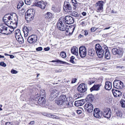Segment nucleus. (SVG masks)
<instances>
[{"mask_svg":"<svg viewBox=\"0 0 125 125\" xmlns=\"http://www.w3.org/2000/svg\"><path fill=\"white\" fill-rule=\"evenodd\" d=\"M55 103L57 104L60 106L62 108L71 107L73 105V103L71 102H69L68 101H64L59 99L55 100Z\"/></svg>","mask_w":125,"mask_h":125,"instance_id":"1","label":"nucleus"},{"mask_svg":"<svg viewBox=\"0 0 125 125\" xmlns=\"http://www.w3.org/2000/svg\"><path fill=\"white\" fill-rule=\"evenodd\" d=\"M112 52L114 55H117V57L119 58L121 57L124 53V51L121 49H117L116 48H113L112 50Z\"/></svg>","mask_w":125,"mask_h":125,"instance_id":"2","label":"nucleus"},{"mask_svg":"<svg viewBox=\"0 0 125 125\" xmlns=\"http://www.w3.org/2000/svg\"><path fill=\"white\" fill-rule=\"evenodd\" d=\"M63 20L60 19L57 23L58 29L62 31H64L66 30V26L64 25L63 23Z\"/></svg>","mask_w":125,"mask_h":125,"instance_id":"3","label":"nucleus"},{"mask_svg":"<svg viewBox=\"0 0 125 125\" xmlns=\"http://www.w3.org/2000/svg\"><path fill=\"white\" fill-rule=\"evenodd\" d=\"M123 83L119 80H115L113 83L114 87L117 89H120L123 88Z\"/></svg>","mask_w":125,"mask_h":125,"instance_id":"4","label":"nucleus"},{"mask_svg":"<svg viewBox=\"0 0 125 125\" xmlns=\"http://www.w3.org/2000/svg\"><path fill=\"white\" fill-rule=\"evenodd\" d=\"M79 52L80 56L82 58L85 57L86 54V50L85 47L82 46L80 47L79 48Z\"/></svg>","mask_w":125,"mask_h":125,"instance_id":"5","label":"nucleus"},{"mask_svg":"<svg viewBox=\"0 0 125 125\" xmlns=\"http://www.w3.org/2000/svg\"><path fill=\"white\" fill-rule=\"evenodd\" d=\"M104 3V2L102 0L99 1L96 3V7L97 9V12H99L103 10V6Z\"/></svg>","mask_w":125,"mask_h":125,"instance_id":"6","label":"nucleus"},{"mask_svg":"<svg viewBox=\"0 0 125 125\" xmlns=\"http://www.w3.org/2000/svg\"><path fill=\"white\" fill-rule=\"evenodd\" d=\"M63 19V21H64L66 23L68 24H72L74 22V19L70 16H66Z\"/></svg>","mask_w":125,"mask_h":125,"instance_id":"7","label":"nucleus"},{"mask_svg":"<svg viewBox=\"0 0 125 125\" xmlns=\"http://www.w3.org/2000/svg\"><path fill=\"white\" fill-rule=\"evenodd\" d=\"M87 89V85L84 83L80 84L77 87L78 91L81 93H84L86 91Z\"/></svg>","mask_w":125,"mask_h":125,"instance_id":"8","label":"nucleus"},{"mask_svg":"<svg viewBox=\"0 0 125 125\" xmlns=\"http://www.w3.org/2000/svg\"><path fill=\"white\" fill-rule=\"evenodd\" d=\"M37 37L36 35H32L29 36L27 39L28 42L30 43H34L37 41Z\"/></svg>","mask_w":125,"mask_h":125,"instance_id":"9","label":"nucleus"},{"mask_svg":"<svg viewBox=\"0 0 125 125\" xmlns=\"http://www.w3.org/2000/svg\"><path fill=\"white\" fill-rule=\"evenodd\" d=\"M63 7L64 11L67 12H69L72 10V7L68 2H65Z\"/></svg>","mask_w":125,"mask_h":125,"instance_id":"10","label":"nucleus"},{"mask_svg":"<svg viewBox=\"0 0 125 125\" xmlns=\"http://www.w3.org/2000/svg\"><path fill=\"white\" fill-rule=\"evenodd\" d=\"M103 114L104 117L109 119L111 117L112 113L110 109L108 108L105 109Z\"/></svg>","mask_w":125,"mask_h":125,"instance_id":"11","label":"nucleus"},{"mask_svg":"<svg viewBox=\"0 0 125 125\" xmlns=\"http://www.w3.org/2000/svg\"><path fill=\"white\" fill-rule=\"evenodd\" d=\"M102 112L98 108H95L93 111L94 116L96 118H100L102 116Z\"/></svg>","mask_w":125,"mask_h":125,"instance_id":"12","label":"nucleus"},{"mask_svg":"<svg viewBox=\"0 0 125 125\" xmlns=\"http://www.w3.org/2000/svg\"><path fill=\"white\" fill-rule=\"evenodd\" d=\"M84 108L89 113L92 112L94 109L93 105L90 103H86L84 105Z\"/></svg>","mask_w":125,"mask_h":125,"instance_id":"13","label":"nucleus"},{"mask_svg":"<svg viewBox=\"0 0 125 125\" xmlns=\"http://www.w3.org/2000/svg\"><path fill=\"white\" fill-rule=\"evenodd\" d=\"M59 92L56 90H53L52 92L50 95L49 99L51 100H53L59 95Z\"/></svg>","mask_w":125,"mask_h":125,"instance_id":"14","label":"nucleus"},{"mask_svg":"<svg viewBox=\"0 0 125 125\" xmlns=\"http://www.w3.org/2000/svg\"><path fill=\"white\" fill-rule=\"evenodd\" d=\"M47 4V3L45 2L41 1H38L35 2V5L39 7L42 9H44Z\"/></svg>","mask_w":125,"mask_h":125,"instance_id":"15","label":"nucleus"},{"mask_svg":"<svg viewBox=\"0 0 125 125\" xmlns=\"http://www.w3.org/2000/svg\"><path fill=\"white\" fill-rule=\"evenodd\" d=\"M8 27H6L4 24L0 25V32L2 33L7 35L8 33L7 32Z\"/></svg>","mask_w":125,"mask_h":125,"instance_id":"16","label":"nucleus"},{"mask_svg":"<svg viewBox=\"0 0 125 125\" xmlns=\"http://www.w3.org/2000/svg\"><path fill=\"white\" fill-rule=\"evenodd\" d=\"M45 18L47 19L46 20L48 22H50L52 21L53 17L51 13L47 12L45 15Z\"/></svg>","mask_w":125,"mask_h":125,"instance_id":"17","label":"nucleus"},{"mask_svg":"<svg viewBox=\"0 0 125 125\" xmlns=\"http://www.w3.org/2000/svg\"><path fill=\"white\" fill-rule=\"evenodd\" d=\"M32 30L31 28L30 27H27L25 26L23 28V31L24 34V36L25 37H27L29 34V32Z\"/></svg>","mask_w":125,"mask_h":125,"instance_id":"18","label":"nucleus"},{"mask_svg":"<svg viewBox=\"0 0 125 125\" xmlns=\"http://www.w3.org/2000/svg\"><path fill=\"white\" fill-rule=\"evenodd\" d=\"M104 49L105 51L104 54L105 57L106 59H109L110 58V55L108 51V47L104 45Z\"/></svg>","mask_w":125,"mask_h":125,"instance_id":"19","label":"nucleus"},{"mask_svg":"<svg viewBox=\"0 0 125 125\" xmlns=\"http://www.w3.org/2000/svg\"><path fill=\"white\" fill-rule=\"evenodd\" d=\"M45 99L43 96L40 97L38 99L37 98H36V100H38L37 102L38 104L41 105H43L45 103V101H44Z\"/></svg>","mask_w":125,"mask_h":125,"instance_id":"20","label":"nucleus"},{"mask_svg":"<svg viewBox=\"0 0 125 125\" xmlns=\"http://www.w3.org/2000/svg\"><path fill=\"white\" fill-rule=\"evenodd\" d=\"M85 100L84 99L76 101L75 102L74 105L77 106H81L83 105L85 102Z\"/></svg>","mask_w":125,"mask_h":125,"instance_id":"21","label":"nucleus"},{"mask_svg":"<svg viewBox=\"0 0 125 125\" xmlns=\"http://www.w3.org/2000/svg\"><path fill=\"white\" fill-rule=\"evenodd\" d=\"M112 92L114 97H119L121 95L122 93L118 90L113 89Z\"/></svg>","mask_w":125,"mask_h":125,"instance_id":"22","label":"nucleus"},{"mask_svg":"<svg viewBox=\"0 0 125 125\" xmlns=\"http://www.w3.org/2000/svg\"><path fill=\"white\" fill-rule=\"evenodd\" d=\"M104 87L106 90H110L112 88V84L111 83L108 81H107L105 83V85Z\"/></svg>","mask_w":125,"mask_h":125,"instance_id":"23","label":"nucleus"},{"mask_svg":"<svg viewBox=\"0 0 125 125\" xmlns=\"http://www.w3.org/2000/svg\"><path fill=\"white\" fill-rule=\"evenodd\" d=\"M71 53L76 56L78 55V50L77 48L73 46L71 49Z\"/></svg>","mask_w":125,"mask_h":125,"instance_id":"24","label":"nucleus"},{"mask_svg":"<svg viewBox=\"0 0 125 125\" xmlns=\"http://www.w3.org/2000/svg\"><path fill=\"white\" fill-rule=\"evenodd\" d=\"M12 15H10L8 17L5 16L3 18V21L5 24H7V22L9 20H12Z\"/></svg>","mask_w":125,"mask_h":125,"instance_id":"25","label":"nucleus"},{"mask_svg":"<svg viewBox=\"0 0 125 125\" xmlns=\"http://www.w3.org/2000/svg\"><path fill=\"white\" fill-rule=\"evenodd\" d=\"M100 84H94L90 89V90L92 92L94 90L98 91L99 89V88L100 86Z\"/></svg>","mask_w":125,"mask_h":125,"instance_id":"26","label":"nucleus"},{"mask_svg":"<svg viewBox=\"0 0 125 125\" xmlns=\"http://www.w3.org/2000/svg\"><path fill=\"white\" fill-rule=\"evenodd\" d=\"M104 49H101V50L96 53L97 55L99 58H102L103 57L104 55V53L105 51Z\"/></svg>","mask_w":125,"mask_h":125,"instance_id":"27","label":"nucleus"},{"mask_svg":"<svg viewBox=\"0 0 125 125\" xmlns=\"http://www.w3.org/2000/svg\"><path fill=\"white\" fill-rule=\"evenodd\" d=\"M104 48V47L102 48L101 45L99 44H96L95 46V50L96 52V53L99 51L101 50V49H102Z\"/></svg>","mask_w":125,"mask_h":125,"instance_id":"28","label":"nucleus"},{"mask_svg":"<svg viewBox=\"0 0 125 125\" xmlns=\"http://www.w3.org/2000/svg\"><path fill=\"white\" fill-rule=\"evenodd\" d=\"M31 10H29L26 13L25 17L27 21V18H28L29 16L30 17L31 16H32V15H33V14L30 12Z\"/></svg>","mask_w":125,"mask_h":125,"instance_id":"29","label":"nucleus"},{"mask_svg":"<svg viewBox=\"0 0 125 125\" xmlns=\"http://www.w3.org/2000/svg\"><path fill=\"white\" fill-rule=\"evenodd\" d=\"M87 98L88 101L92 102L93 100L94 96L92 95L89 94L87 96Z\"/></svg>","mask_w":125,"mask_h":125,"instance_id":"30","label":"nucleus"},{"mask_svg":"<svg viewBox=\"0 0 125 125\" xmlns=\"http://www.w3.org/2000/svg\"><path fill=\"white\" fill-rule=\"evenodd\" d=\"M58 99L63 101H65L66 100V98L65 95L63 94L61 95H60Z\"/></svg>","mask_w":125,"mask_h":125,"instance_id":"31","label":"nucleus"},{"mask_svg":"<svg viewBox=\"0 0 125 125\" xmlns=\"http://www.w3.org/2000/svg\"><path fill=\"white\" fill-rule=\"evenodd\" d=\"M18 41L20 43H22L23 42L24 40L21 36L18 37L16 38Z\"/></svg>","mask_w":125,"mask_h":125,"instance_id":"32","label":"nucleus"},{"mask_svg":"<svg viewBox=\"0 0 125 125\" xmlns=\"http://www.w3.org/2000/svg\"><path fill=\"white\" fill-rule=\"evenodd\" d=\"M23 2L22 1H20L17 5V8L18 9H20L24 5Z\"/></svg>","mask_w":125,"mask_h":125,"instance_id":"33","label":"nucleus"},{"mask_svg":"<svg viewBox=\"0 0 125 125\" xmlns=\"http://www.w3.org/2000/svg\"><path fill=\"white\" fill-rule=\"evenodd\" d=\"M88 55L90 56H93L95 53L94 50L93 49L89 50L88 52Z\"/></svg>","mask_w":125,"mask_h":125,"instance_id":"34","label":"nucleus"},{"mask_svg":"<svg viewBox=\"0 0 125 125\" xmlns=\"http://www.w3.org/2000/svg\"><path fill=\"white\" fill-rule=\"evenodd\" d=\"M83 96V94H81L79 93L77 94L74 95V98L76 99L82 97Z\"/></svg>","mask_w":125,"mask_h":125,"instance_id":"35","label":"nucleus"},{"mask_svg":"<svg viewBox=\"0 0 125 125\" xmlns=\"http://www.w3.org/2000/svg\"><path fill=\"white\" fill-rule=\"evenodd\" d=\"M116 115L117 117H121L122 116V113L120 111H118L116 112Z\"/></svg>","mask_w":125,"mask_h":125,"instance_id":"36","label":"nucleus"},{"mask_svg":"<svg viewBox=\"0 0 125 125\" xmlns=\"http://www.w3.org/2000/svg\"><path fill=\"white\" fill-rule=\"evenodd\" d=\"M67 27H66V30H65L66 31V34L67 35H69L70 34H72V32H73V31L72 33H71L70 32V29H69L67 28Z\"/></svg>","mask_w":125,"mask_h":125,"instance_id":"37","label":"nucleus"},{"mask_svg":"<svg viewBox=\"0 0 125 125\" xmlns=\"http://www.w3.org/2000/svg\"><path fill=\"white\" fill-rule=\"evenodd\" d=\"M51 62H55L57 63L61 62L63 64L65 63H66V62H63L60 60L58 59L56 60H55L52 61H51Z\"/></svg>","mask_w":125,"mask_h":125,"instance_id":"38","label":"nucleus"},{"mask_svg":"<svg viewBox=\"0 0 125 125\" xmlns=\"http://www.w3.org/2000/svg\"><path fill=\"white\" fill-rule=\"evenodd\" d=\"M60 55L63 58H65L66 56V53L63 52H61Z\"/></svg>","mask_w":125,"mask_h":125,"instance_id":"39","label":"nucleus"},{"mask_svg":"<svg viewBox=\"0 0 125 125\" xmlns=\"http://www.w3.org/2000/svg\"><path fill=\"white\" fill-rule=\"evenodd\" d=\"M72 2L73 5L75 7H76L77 6V2L75 0H72Z\"/></svg>","mask_w":125,"mask_h":125,"instance_id":"40","label":"nucleus"},{"mask_svg":"<svg viewBox=\"0 0 125 125\" xmlns=\"http://www.w3.org/2000/svg\"><path fill=\"white\" fill-rule=\"evenodd\" d=\"M71 15L76 17H77L79 16L78 13L77 12L75 11H74L72 13Z\"/></svg>","mask_w":125,"mask_h":125,"instance_id":"41","label":"nucleus"},{"mask_svg":"<svg viewBox=\"0 0 125 125\" xmlns=\"http://www.w3.org/2000/svg\"><path fill=\"white\" fill-rule=\"evenodd\" d=\"M120 104L123 107H125V101L123 100H122L121 101Z\"/></svg>","mask_w":125,"mask_h":125,"instance_id":"42","label":"nucleus"},{"mask_svg":"<svg viewBox=\"0 0 125 125\" xmlns=\"http://www.w3.org/2000/svg\"><path fill=\"white\" fill-rule=\"evenodd\" d=\"M25 4L27 5H30L31 3V1L30 0H24Z\"/></svg>","mask_w":125,"mask_h":125,"instance_id":"43","label":"nucleus"},{"mask_svg":"<svg viewBox=\"0 0 125 125\" xmlns=\"http://www.w3.org/2000/svg\"><path fill=\"white\" fill-rule=\"evenodd\" d=\"M45 93L44 92V90H42L41 91V94H40V97L43 96V97L45 96Z\"/></svg>","mask_w":125,"mask_h":125,"instance_id":"44","label":"nucleus"},{"mask_svg":"<svg viewBox=\"0 0 125 125\" xmlns=\"http://www.w3.org/2000/svg\"><path fill=\"white\" fill-rule=\"evenodd\" d=\"M16 18L17 19L16 20L14 19V20H12V21L13 22V23L14 24V25L15 24L16 26H17V24L18 23V19L17 18V17Z\"/></svg>","mask_w":125,"mask_h":125,"instance_id":"45","label":"nucleus"},{"mask_svg":"<svg viewBox=\"0 0 125 125\" xmlns=\"http://www.w3.org/2000/svg\"><path fill=\"white\" fill-rule=\"evenodd\" d=\"M32 16H29L28 18H27V21H30L32 20L33 18V15H32Z\"/></svg>","mask_w":125,"mask_h":125,"instance_id":"46","label":"nucleus"},{"mask_svg":"<svg viewBox=\"0 0 125 125\" xmlns=\"http://www.w3.org/2000/svg\"><path fill=\"white\" fill-rule=\"evenodd\" d=\"M15 35L16 38L21 36V33L19 32H18V33H15Z\"/></svg>","mask_w":125,"mask_h":125,"instance_id":"47","label":"nucleus"},{"mask_svg":"<svg viewBox=\"0 0 125 125\" xmlns=\"http://www.w3.org/2000/svg\"><path fill=\"white\" fill-rule=\"evenodd\" d=\"M52 9L55 12H59L60 11V10H57V8L52 7Z\"/></svg>","mask_w":125,"mask_h":125,"instance_id":"48","label":"nucleus"},{"mask_svg":"<svg viewBox=\"0 0 125 125\" xmlns=\"http://www.w3.org/2000/svg\"><path fill=\"white\" fill-rule=\"evenodd\" d=\"M0 65L4 67H5L6 66V64L3 62H0Z\"/></svg>","mask_w":125,"mask_h":125,"instance_id":"49","label":"nucleus"},{"mask_svg":"<svg viewBox=\"0 0 125 125\" xmlns=\"http://www.w3.org/2000/svg\"><path fill=\"white\" fill-rule=\"evenodd\" d=\"M11 72L12 74H16L18 73V72L16 70L12 69L11 71Z\"/></svg>","mask_w":125,"mask_h":125,"instance_id":"50","label":"nucleus"},{"mask_svg":"<svg viewBox=\"0 0 125 125\" xmlns=\"http://www.w3.org/2000/svg\"><path fill=\"white\" fill-rule=\"evenodd\" d=\"M36 50L37 51H41L42 50V47H39L36 48Z\"/></svg>","mask_w":125,"mask_h":125,"instance_id":"51","label":"nucleus"},{"mask_svg":"<svg viewBox=\"0 0 125 125\" xmlns=\"http://www.w3.org/2000/svg\"><path fill=\"white\" fill-rule=\"evenodd\" d=\"M11 20H9L8 22H7V24H5L6 25H7L8 26H10V24H11Z\"/></svg>","mask_w":125,"mask_h":125,"instance_id":"52","label":"nucleus"},{"mask_svg":"<svg viewBox=\"0 0 125 125\" xmlns=\"http://www.w3.org/2000/svg\"><path fill=\"white\" fill-rule=\"evenodd\" d=\"M59 117L56 115H52L51 118H53L58 119Z\"/></svg>","mask_w":125,"mask_h":125,"instance_id":"53","label":"nucleus"},{"mask_svg":"<svg viewBox=\"0 0 125 125\" xmlns=\"http://www.w3.org/2000/svg\"><path fill=\"white\" fill-rule=\"evenodd\" d=\"M25 10L23 8L20 11V12L21 13V14H23V13L25 12Z\"/></svg>","mask_w":125,"mask_h":125,"instance_id":"54","label":"nucleus"},{"mask_svg":"<svg viewBox=\"0 0 125 125\" xmlns=\"http://www.w3.org/2000/svg\"><path fill=\"white\" fill-rule=\"evenodd\" d=\"M96 30V28L95 27L91 28V32H93Z\"/></svg>","mask_w":125,"mask_h":125,"instance_id":"55","label":"nucleus"},{"mask_svg":"<svg viewBox=\"0 0 125 125\" xmlns=\"http://www.w3.org/2000/svg\"><path fill=\"white\" fill-rule=\"evenodd\" d=\"M6 125H13L12 122H7L6 123Z\"/></svg>","mask_w":125,"mask_h":125,"instance_id":"56","label":"nucleus"},{"mask_svg":"<svg viewBox=\"0 0 125 125\" xmlns=\"http://www.w3.org/2000/svg\"><path fill=\"white\" fill-rule=\"evenodd\" d=\"M76 80L77 79L76 78L73 79L71 83H75L76 82Z\"/></svg>","mask_w":125,"mask_h":125,"instance_id":"57","label":"nucleus"},{"mask_svg":"<svg viewBox=\"0 0 125 125\" xmlns=\"http://www.w3.org/2000/svg\"><path fill=\"white\" fill-rule=\"evenodd\" d=\"M50 49L49 47H47L46 48H45L44 49V50L45 51H49Z\"/></svg>","mask_w":125,"mask_h":125,"instance_id":"58","label":"nucleus"},{"mask_svg":"<svg viewBox=\"0 0 125 125\" xmlns=\"http://www.w3.org/2000/svg\"><path fill=\"white\" fill-rule=\"evenodd\" d=\"M76 112L78 114H80L82 113L81 111L80 110H76Z\"/></svg>","mask_w":125,"mask_h":125,"instance_id":"59","label":"nucleus"},{"mask_svg":"<svg viewBox=\"0 0 125 125\" xmlns=\"http://www.w3.org/2000/svg\"><path fill=\"white\" fill-rule=\"evenodd\" d=\"M93 80H91L90 81L91 82V83H94L96 80L95 79H92Z\"/></svg>","mask_w":125,"mask_h":125,"instance_id":"60","label":"nucleus"},{"mask_svg":"<svg viewBox=\"0 0 125 125\" xmlns=\"http://www.w3.org/2000/svg\"><path fill=\"white\" fill-rule=\"evenodd\" d=\"M18 32H19L20 33H21L20 32V29H18L16 30L15 31V33H18Z\"/></svg>","mask_w":125,"mask_h":125,"instance_id":"61","label":"nucleus"},{"mask_svg":"<svg viewBox=\"0 0 125 125\" xmlns=\"http://www.w3.org/2000/svg\"><path fill=\"white\" fill-rule=\"evenodd\" d=\"M84 34L85 36H86L88 35V33L87 31L86 30H85L84 31Z\"/></svg>","mask_w":125,"mask_h":125,"instance_id":"62","label":"nucleus"},{"mask_svg":"<svg viewBox=\"0 0 125 125\" xmlns=\"http://www.w3.org/2000/svg\"><path fill=\"white\" fill-rule=\"evenodd\" d=\"M124 67L121 66H118L116 67V68H119V69H122Z\"/></svg>","mask_w":125,"mask_h":125,"instance_id":"63","label":"nucleus"},{"mask_svg":"<svg viewBox=\"0 0 125 125\" xmlns=\"http://www.w3.org/2000/svg\"><path fill=\"white\" fill-rule=\"evenodd\" d=\"M52 115V114H51L50 113V114H47V116L48 117L51 118V116Z\"/></svg>","mask_w":125,"mask_h":125,"instance_id":"64","label":"nucleus"}]
</instances>
